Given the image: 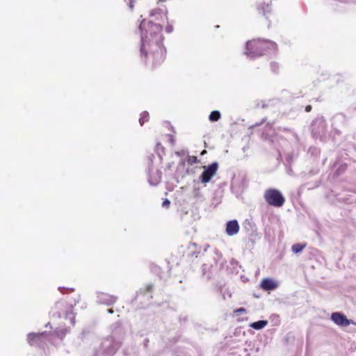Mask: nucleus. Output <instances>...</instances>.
<instances>
[{
	"label": "nucleus",
	"instance_id": "1",
	"mask_svg": "<svg viewBox=\"0 0 356 356\" xmlns=\"http://www.w3.org/2000/svg\"><path fill=\"white\" fill-rule=\"evenodd\" d=\"M151 19H143L140 24L141 32L140 56L145 66L152 71L160 68L164 63L166 50L163 46L161 24L168 20L167 12L161 9L153 10Z\"/></svg>",
	"mask_w": 356,
	"mask_h": 356
},
{
	"label": "nucleus",
	"instance_id": "2",
	"mask_svg": "<svg viewBox=\"0 0 356 356\" xmlns=\"http://www.w3.org/2000/svg\"><path fill=\"white\" fill-rule=\"evenodd\" d=\"M276 47V44L270 40H254L247 42L245 54L252 58L261 55V50L266 49L275 50Z\"/></svg>",
	"mask_w": 356,
	"mask_h": 356
},
{
	"label": "nucleus",
	"instance_id": "3",
	"mask_svg": "<svg viewBox=\"0 0 356 356\" xmlns=\"http://www.w3.org/2000/svg\"><path fill=\"white\" fill-rule=\"evenodd\" d=\"M264 198L268 204L277 207L282 206L285 201L280 191L273 188L268 189L265 192Z\"/></svg>",
	"mask_w": 356,
	"mask_h": 356
},
{
	"label": "nucleus",
	"instance_id": "4",
	"mask_svg": "<svg viewBox=\"0 0 356 356\" xmlns=\"http://www.w3.org/2000/svg\"><path fill=\"white\" fill-rule=\"evenodd\" d=\"M47 332L40 333H29L27 335V341L31 346H40L44 342V339L47 337Z\"/></svg>",
	"mask_w": 356,
	"mask_h": 356
},
{
	"label": "nucleus",
	"instance_id": "5",
	"mask_svg": "<svg viewBox=\"0 0 356 356\" xmlns=\"http://www.w3.org/2000/svg\"><path fill=\"white\" fill-rule=\"evenodd\" d=\"M218 170V164L216 163H213L209 165L207 168L203 171L200 180L202 183L209 182L213 176L216 173Z\"/></svg>",
	"mask_w": 356,
	"mask_h": 356
},
{
	"label": "nucleus",
	"instance_id": "6",
	"mask_svg": "<svg viewBox=\"0 0 356 356\" xmlns=\"http://www.w3.org/2000/svg\"><path fill=\"white\" fill-rule=\"evenodd\" d=\"M331 319L336 323L337 325L346 327L353 322L350 320H348L346 316L341 313L335 312L332 314Z\"/></svg>",
	"mask_w": 356,
	"mask_h": 356
},
{
	"label": "nucleus",
	"instance_id": "7",
	"mask_svg": "<svg viewBox=\"0 0 356 356\" xmlns=\"http://www.w3.org/2000/svg\"><path fill=\"white\" fill-rule=\"evenodd\" d=\"M226 233L229 236H234L239 232V225L236 220L228 221L226 224Z\"/></svg>",
	"mask_w": 356,
	"mask_h": 356
},
{
	"label": "nucleus",
	"instance_id": "8",
	"mask_svg": "<svg viewBox=\"0 0 356 356\" xmlns=\"http://www.w3.org/2000/svg\"><path fill=\"white\" fill-rule=\"evenodd\" d=\"M261 287L266 290H274L278 287V283L270 278H265L264 279L260 284Z\"/></svg>",
	"mask_w": 356,
	"mask_h": 356
},
{
	"label": "nucleus",
	"instance_id": "9",
	"mask_svg": "<svg viewBox=\"0 0 356 356\" xmlns=\"http://www.w3.org/2000/svg\"><path fill=\"white\" fill-rule=\"evenodd\" d=\"M268 323L267 321H258L250 325V326L255 330H261L264 328Z\"/></svg>",
	"mask_w": 356,
	"mask_h": 356
},
{
	"label": "nucleus",
	"instance_id": "10",
	"mask_svg": "<svg viewBox=\"0 0 356 356\" xmlns=\"http://www.w3.org/2000/svg\"><path fill=\"white\" fill-rule=\"evenodd\" d=\"M149 113L147 111H143L140 113V117L139 118V122L141 126H143L145 122L149 121Z\"/></svg>",
	"mask_w": 356,
	"mask_h": 356
},
{
	"label": "nucleus",
	"instance_id": "11",
	"mask_svg": "<svg viewBox=\"0 0 356 356\" xmlns=\"http://www.w3.org/2000/svg\"><path fill=\"white\" fill-rule=\"evenodd\" d=\"M65 318L69 319L72 325L75 324V314L72 309L66 312Z\"/></svg>",
	"mask_w": 356,
	"mask_h": 356
},
{
	"label": "nucleus",
	"instance_id": "12",
	"mask_svg": "<svg viewBox=\"0 0 356 356\" xmlns=\"http://www.w3.org/2000/svg\"><path fill=\"white\" fill-rule=\"evenodd\" d=\"M220 113L218 111H212L209 115V120L211 121L215 122L218 120L220 118Z\"/></svg>",
	"mask_w": 356,
	"mask_h": 356
},
{
	"label": "nucleus",
	"instance_id": "13",
	"mask_svg": "<svg viewBox=\"0 0 356 356\" xmlns=\"http://www.w3.org/2000/svg\"><path fill=\"white\" fill-rule=\"evenodd\" d=\"M304 248H305V245H301L300 243H296V244H294L292 245L291 250H292L293 252L297 254V253L300 252L303 250Z\"/></svg>",
	"mask_w": 356,
	"mask_h": 356
},
{
	"label": "nucleus",
	"instance_id": "14",
	"mask_svg": "<svg viewBox=\"0 0 356 356\" xmlns=\"http://www.w3.org/2000/svg\"><path fill=\"white\" fill-rule=\"evenodd\" d=\"M186 161L188 164L193 165L197 162V157L196 156H188Z\"/></svg>",
	"mask_w": 356,
	"mask_h": 356
},
{
	"label": "nucleus",
	"instance_id": "15",
	"mask_svg": "<svg viewBox=\"0 0 356 356\" xmlns=\"http://www.w3.org/2000/svg\"><path fill=\"white\" fill-rule=\"evenodd\" d=\"M272 2V0H263V2H258L259 4V9H261V6L264 4L266 6L267 9L268 8V6L270 3Z\"/></svg>",
	"mask_w": 356,
	"mask_h": 356
},
{
	"label": "nucleus",
	"instance_id": "16",
	"mask_svg": "<svg viewBox=\"0 0 356 356\" xmlns=\"http://www.w3.org/2000/svg\"><path fill=\"white\" fill-rule=\"evenodd\" d=\"M165 31L167 33H172L173 31V26L171 24H168L165 27Z\"/></svg>",
	"mask_w": 356,
	"mask_h": 356
},
{
	"label": "nucleus",
	"instance_id": "17",
	"mask_svg": "<svg viewBox=\"0 0 356 356\" xmlns=\"http://www.w3.org/2000/svg\"><path fill=\"white\" fill-rule=\"evenodd\" d=\"M170 204V202L168 199H165L163 202V204H162L163 207H166V208H168Z\"/></svg>",
	"mask_w": 356,
	"mask_h": 356
},
{
	"label": "nucleus",
	"instance_id": "18",
	"mask_svg": "<svg viewBox=\"0 0 356 356\" xmlns=\"http://www.w3.org/2000/svg\"><path fill=\"white\" fill-rule=\"evenodd\" d=\"M60 333L56 332L57 335L58 336H60L63 338L65 335V334L67 332V330L66 329L62 330L60 331Z\"/></svg>",
	"mask_w": 356,
	"mask_h": 356
},
{
	"label": "nucleus",
	"instance_id": "19",
	"mask_svg": "<svg viewBox=\"0 0 356 356\" xmlns=\"http://www.w3.org/2000/svg\"><path fill=\"white\" fill-rule=\"evenodd\" d=\"M235 313H246V309L243 307H241L234 311Z\"/></svg>",
	"mask_w": 356,
	"mask_h": 356
},
{
	"label": "nucleus",
	"instance_id": "20",
	"mask_svg": "<svg viewBox=\"0 0 356 356\" xmlns=\"http://www.w3.org/2000/svg\"><path fill=\"white\" fill-rule=\"evenodd\" d=\"M129 6L131 10L134 8V0H129Z\"/></svg>",
	"mask_w": 356,
	"mask_h": 356
},
{
	"label": "nucleus",
	"instance_id": "21",
	"mask_svg": "<svg viewBox=\"0 0 356 356\" xmlns=\"http://www.w3.org/2000/svg\"><path fill=\"white\" fill-rule=\"evenodd\" d=\"M311 109H312V106H307L306 107V108H305V110H306V111H307V112L310 111H311Z\"/></svg>",
	"mask_w": 356,
	"mask_h": 356
},
{
	"label": "nucleus",
	"instance_id": "22",
	"mask_svg": "<svg viewBox=\"0 0 356 356\" xmlns=\"http://www.w3.org/2000/svg\"><path fill=\"white\" fill-rule=\"evenodd\" d=\"M108 312L109 313H111V314H113V310L112 309H109L108 310Z\"/></svg>",
	"mask_w": 356,
	"mask_h": 356
}]
</instances>
